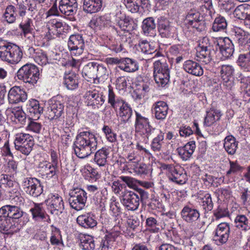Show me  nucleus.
<instances>
[{"label":"nucleus","mask_w":250,"mask_h":250,"mask_svg":"<svg viewBox=\"0 0 250 250\" xmlns=\"http://www.w3.org/2000/svg\"><path fill=\"white\" fill-rule=\"evenodd\" d=\"M34 207L30 209L34 221L40 222L49 219V216L46 214L42 204L34 203Z\"/></svg>","instance_id":"23"},{"label":"nucleus","mask_w":250,"mask_h":250,"mask_svg":"<svg viewBox=\"0 0 250 250\" xmlns=\"http://www.w3.org/2000/svg\"><path fill=\"white\" fill-rule=\"evenodd\" d=\"M118 24L121 30L127 32L135 30L137 27V24L129 17H125L124 19L118 21Z\"/></svg>","instance_id":"49"},{"label":"nucleus","mask_w":250,"mask_h":250,"mask_svg":"<svg viewBox=\"0 0 250 250\" xmlns=\"http://www.w3.org/2000/svg\"><path fill=\"white\" fill-rule=\"evenodd\" d=\"M14 144L16 150L28 155L32 150L34 140L33 136L29 134L20 132L15 135Z\"/></svg>","instance_id":"4"},{"label":"nucleus","mask_w":250,"mask_h":250,"mask_svg":"<svg viewBox=\"0 0 250 250\" xmlns=\"http://www.w3.org/2000/svg\"><path fill=\"white\" fill-rule=\"evenodd\" d=\"M12 64H17L22 58L23 53L21 49L18 45L12 44Z\"/></svg>","instance_id":"59"},{"label":"nucleus","mask_w":250,"mask_h":250,"mask_svg":"<svg viewBox=\"0 0 250 250\" xmlns=\"http://www.w3.org/2000/svg\"><path fill=\"white\" fill-rule=\"evenodd\" d=\"M169 72L154 75L156 83L160 86L164 87L169 81Z\"/></svg>","instance_id":"58"},{"label":"nucleus","mask_w":250,"mask_h":250,"mask_svg":"<svg viewBox=\"0 0 250 250\" xmlns=\"http://www.w3.org/2000/svg\"><path fill=\"white\" fill-rule=\"evenodd\" d=\"M127 224L128 228L134 231H137L140 229V221L136 215L129 216L127 220Z\"/></svg>","instance_id":"60"},{"label":"nucleus","mask_w":250,"mask_h":250,"mask_svg":"<svg viewBox=\"0 0 250 250\" xmlns=\"http://www.w3.org/2000/svg\"><path fill=\"white\" fill-rule=\"evenodd\" d=\"M11 219L3 215H0V229L1 230L12 232L13 231H17L20 230V228L19 226L17 227L16 229H14L16 227L15 223L13 224L11 222Z\"/></svg>","instance_id":"42"},{"label":"nucleus","mask_w":250,"mask_h":250,"mask_svg":"<svg viewBox=\"0 0 250 250\" xmlns=\"http://www.w3.org/2000/svg\"><path fill=\"white\" fill-rule=\"evenodd\" d=\"M180 214L183 220L189 223L195 222L200 216L199 210L194 208L191 204L185 206L182 209Z\"/></svg>","instance_id":"15"},{"label":"nucleus","mask_w":250,"mask_h":250,"mask_svg":"<svg viewBox=\"0 0 250 250\" xmlns=\"http://www.w3.org/2000/svg\"><path fill=\"white\" fill-rule=\"evenodd\" d=\"M32 22V20L29 18L22 19L21 22L19 24V28L21 30L24 37L28 35L29 33L32 32L33 30Z\"/></svg>","instance_id":"55"},{"label":"nucleus","mask_w":250,"mask_h":250,"mask_svg":"<svg viewBox=\"0 0 250 250\" xmlns=\"http://www.w3.org/2000/svg\"><path fill=\"white\" fill-rule=\"evenodd\" d=\"M235 227L243 230H247L250 229V223L248 219L244 215H237L234 220Z\"/></svg>","instance_id":"51"},{"label":"nucleus","mask_w":250,"mask_h":250,"mask_svg":"<svg viewBox=\"0 0 250 250\" xmlns=\"http://www.w3.org/2000/svg\"><path fill=\"white\" fill-rule=\"evenodd\" d=\"M139 46L144 54H151L154 52V49L148 42L146 40H141L139 42Z\"/></svg>","instance_id":"62"},{"label":"nucleus","mask_w":250,"mask_h":250,"mask_svg":"<svg viewBox=\"0 0 250 250\" xmlns=\"http://www.w3.org/2000/svg\"><path fill=\"white\" fill-rule=\"evenodd\" d=\"M12 44L7 43L0 45V58L3 61L12 64Z\"/></svg>","instance_id":"43"},{"label":"nucleus","mask_w":250,"mask_h":250,"mask_svg":"<svg viewBox=\"0 0 250 250\" xmlns=\"http://www.w3.org/2000/svg\"><path fill=\"white\" fill-rule=\"evenodd\" d=\"M64 84L68 89L73 90L78 87V79L77 75L70 72L68 74H65L64 76Z\"/></svg>","instance_id":"46"},{"label":"nucleus","mask_w":250,"mask_h":250,"mask_svg":"<svg viewBox=\"0 0 250 250\" xmlns=\"http://www.w3.org/2000/svg\"><path fill=\"white\" fill-rule=\"evenodd\" d=\"M157 24L158 32L161 37L170 38L173 36L174 28L167 19L162 17L158 18Z\"/></svg>","instance_id":"17"},{"label":"nucleus","mask_w":250,"mask_h":250,"mask_svg":"<svg viewBox=\"0 0 250 250\" xmlns=\"http://www.w3.org/2000/svg\"><path fill=\"white\" fill-rule=\"evenodd\" d=\"M0 214L5 215L12 220L18 219L24 215H26L21 208L16 205H7L0 208Z\"/></svg>","instance_id":"13"},{"label":"nucleus","mask_w":250,"mask_h":250,"mask_svg":"<svg viewBox=\"0 0 250 250\" xmlns=\"http://www.w3.org/2000/svg\"><path fill=\"white\" fill-rule=\"evenodd\" d=\"M229 232L230 227L229 223L224 222L219 224L215 231L214 240L222 244L226 243L229 237Z\"/></svg>","instance_id":"16"},{"label":"nucleus","mask_w":250,"mask_h":250,"mask_svg":"<svg viewBox=\"0 0 250 250\" xmlns=\"http://www.w3.org/2000/svg\"><path fill=\"white\" fill-rule=\"evenodd\" d=\"M198 199L201 201V205L205 212L211 211L213 208V203L211 195L208 193L199 194Z\"/></svg>","instance_id":"44"},{"label":"nucleus","mask_w":250,"mask_h":250,"mask_svg":"<svg viewBox=\"0 0 250 250\" xmlns=\"http://www.w3.org/2000/svg\"><path fill=\"white\" fill-rule=\"evenodd\" d=\"M59 8L62 14L66 16H73L77 11L78 3L76 0H61Z\"/></svg>","instance_id":"18"},{"label":"nucleus","mask_w":250,"mask_h":250,"mask_svg":"<svg viewBox=\"0 0 250 250\" xmlns=\"http://www.w3.org/2000/svg\"><path fill=\"white\" fill-rule=\"evenodd\" d=\"M238 142L232 135H229L224 140V147L226 151L231 155H234L238 148Z\"/></svg>","instance_id":"37"},{"label":"nucleus","mask_w":250,"mask_h":250,"mask_svg":"<svg viewBox=\"0 0 250 250\" xmlns=\"http://www.w3.org/2000/svg\"><path fill=\"white\" fill-rule=\"evenodd\" d=\"M119 235V232L111 231L105 235L104 239L102 241V250L105 249H111L114 246L115 239Z\"/></svg>","instance_id":"47"},{"label":"nucleus","mask_w":250,"mask_h":250,"mask_svg":"<svg viewBox=\"0 0 250 250\" xmlns=\"http://www.w3.org/2000/svg\"><path fill=\"white\" fill-rule=\"evenodd\" d=\"M183 68L187 73L196 76H201L204 73L203 69L199 63L190 60L185 62Z\"/></svg>","instance_id":"26"},{"label":"nucleus","mask_w":250,"mask_h":250,"mask_svg":"<svg viewBox=\"0 0 250 250\" xmlns=\"http://www.w3.org/2000/svg\"><path fill=\"white\" fill-rule=\"evenodd\" d=\"M48 207L52 214L59 216L64 209V202L62 197L58 194L52 195L47 200Z\"/></svg>","instance_id":"11"},{"label":"nucleus","mask_w":250,"mask_h":250,"mask_svg":"<svg viewBox=\"0 0 250 250\" xmlns=\"http://www.w3.org/2000/svg\"><path fill=\"white\" fill-rule=\"evenodd\" d=\"M8 193V197L12 203L16 205H20L23 203V198L21 196L18 189L16 188L9 189Z\"/></svg>","instance_id":"56"},{"label":"nucleus","mask_w":250,"mask_h":250,"mask_svg":"<svg viewBox=\"0 0 250 250\" xmlns=\"http://www.w3.org/2000/svg\"><path fill=\"white\" fill-rule=\"evenodd\" d=\"M39 168L42 173V175L50 179L55 176L57 177L59 172L58 166L51 164L47 161H42L39 164Z\"/></svg>","instance_id":"19"},{"label":"nucleus","mask_w":250,"mask_h":250,"mask_svg":"<svg viewBox=\"0 0 250 250\" xmlns=\"http://www.w3.org/2000/svg\"><path fill=\"white\" fill-rule=\"evenodd\" d=\"M118 109L115 111L121 118V122L124 123L128 122L132 115V109L130 105L125 102Z\"/></svg>","instance_id":"36"},{"label":"nucleus","mask_w":250,"mask_h":250,"mask_svg":"<svg viewBox=\"0 0 250 250\" xmlns=\"http://www.w3.org/2000/svg\"><path fill=\"white\" fill-rule=\"evenodd\" d=\"M67 44L68 48L72 55H80L83 51L84 42L81 34L71 35L69 37Z\"/></svg>","instance_id":"10"},{"label":"nucleus","mask_w":250,"mask_h":250,"mask_svg":"<svg viewBox=\"0 0 250 250\" xmlns=\"http://www.w3.org/2000/svg\"><path fill=\"white\" fill-rule=\"evenodd\" d=\"M202 16L200 13L195 9H191L187 14L186 21L188 22H193L194 21H201Z\"/></svg>","instance_id":"63"},{"label":"nucleus","mask_w":250,"mask_h":250,"mask_svg":"<svg viewBox=\"0 0 250 250\" xmlns=\"http://www.w3.org/2000/svg\"><path fill=\"white\" fill-rule=\"evenodd\" d=\"M21 186L27 194L35 197L39 196L43 192V187L41 185L40 181L35 178H23Z\"/></svg>","instance_id":"7"},{"label":"nucleus","mask_w":250,"mask_h":250,"mask_svg":"<svg viewBox=\"0 0 250 250\" xmlns=\"http://www.w3.org/2000/svg\"><path fill=\"white\" fill-rule=\"evenodd\" d=\"M64 104L61 101L53 100L48 107V114L51 120L60 118L64 110Z\"/></svg>","instance_id":"21"},{"label":"nucleus","mask_w":250,"mask_h":250,"mask_svg":"<svg viewBox=\"0 0 250 250\" xmlns=\"http://www.w3.org/2000/svg\"><path fill=\"white\" fill-rule=\"evenodd\" d=\"M237 79L240 83L246 84L242 91L244 95L250 97V77L246 76L240 73Z\"/></svg>","instance_id":"57"},{"label":"nucleus","mask_w":250,"mask_h":250,"mask_svg":"<svg viewBox=\"0 0 250 250\" xmlns=\"http://www.w3.org/2000/svg\"><path fill=\"white\" fill-rule=\"evenodd\" d=\"M97 146V139L93 133L89 130H79L74 143L75 154L78 157H87L96 150Z\"/></svg>","instance_id":"1"},{"label":"nucleus","mask_w":250,"mask_h":250,"mask_svg":"<svg viewBox=\"0 0 250 250\" xmlns=\"http://www.w3.org/2000/svg\"><path fill=\"white\" fill-rule=\"evenodd\" d=\"M17 16L16 7L13 5H9L6 6L2 15V19L3 22L10 24L16 22Z\"/></svg>","instance_id":"35"},{"label":"nucleus","mask_w":250,"mask_h":250,"mask_svg":"<svg viewBox=\"0 0 250 250\" xmlns=\"http://www.w3.org/2000/svg\"><path fill=\"white\" fill-rule=\"evenodd\" d=\"M235 73V67L230 64H224L220 66V73L223 80L230 79Z\"/></svg>","instance_id":"54"},{"label":"nucleus","mask_w":250,"mask_h":250,"mask_svg":"<svg viewBox=\"0 0 250 250\" xmlns=\"http://www.w3.org/2000/svg\"><path fill=\"white\" fill-rule=\"evenodd\" d=\"M125 5L128 10L132 13L139 11V8H147L149 4L148 0H124Z\"/></svg>","instance_id":"34"},{"label":"nucleus","mask_w":250,"mask_h":250,"mask_svg":"<svg viewBox=\"0 0 250 250\" xmlns=\"http://www.w3.org/2000/svg\"><path fill=\"white\" fill-rule=\"evenodd\" d=\"M118 67L121 70L128 73L134 72L139 69L137 62L129 58H122L120 65Z\"/></svg>","instance_id":"33"},{"label":"nucleus","mask_w":250,"mask_h":250,"mask_svg":"<svg viewBox=\"0 0 250 250\" xmlns=\"http://www.w3.org/2000/svg\"><path fill=\"white\" fill-rule=\"evenodd\" d=\"M102 4V0H83V9L87 14L95 13L100 11Z\"/></svg>","instance_id":"28"},{"label":"nucleus","mask_w":250,"mask_h":250,"mask_svg":"<svg viewBox=\"0 0 250 250\" xmlns=\"http://www.w3.org/2000/svg\"><path fill=\"white\" fill-rule=\"evenodd\" d=\"M68 202L70 207L79 211L84 208L86 203L87 193L83 189L75 188L69 194Z\"/></svg>","instance_id":"6"},{"label":"nucleus","mask_w":250,"mask_h":250,"mask_svg":"<svg viewBox=\"0 0 250 250\" xmlns=\"http://www.w3.org/2000/svg\"><path fill=\"white\" fill-rule=\"evenodd\" d=\"M108 103L110 105L115 111H117L119 107L123 105L126 101L122 98L116 96L113 88L110 85L108 86Z\"/></svg>","instance_id":"32"},{"label":"nucleus","mask_w":250,"mask_h":250,"mask_svg":"<svg viewBox=\"0 0 250 250\" xmlns=\"http://www.w3.org/2000/svg\"><path fill=\"white\" fill-rule=\"evenodd\" d=\"M135 115L134 125L135 132L148 140L150 134L153 133L157 128L153 127L150 125L147 118L143 116L137 111H135Z\"/></svg>","instance_id":"5"},{"label":"nucleus","mask_w":250,"mask_h":250,"mask_svg":"<svg viewBox=\"0 0 250 250\" xmlns=\"http://www.w3.org/2000/svg\"><path fill=\"white\" fill-rule=\"evenodd\" d=\"M227 25L225 18L219 16L215 19L212 24V29L214 32H224L226 30Z\"/></svg>","instance_id":"50"},{"label":"nucleus","mask_w":250,"mask_h":250,"mask_svg":"<svg viewBox=\"0 0 250 250\" xmlns=\"http://www.w3.org/2000/svg\"><path fill=\"white\" fill-rule=\"evenodd\" d=\"M109 150L105 147L99 149L95 154L94 161L100 167L104 166L107 163V158Z\"/></svg>","instance_id":"41"},{"label":"nucleus","mask_w":250,"mask_h":250,"mask_svg":"<svg viewBox=\"0 0 250 250\" xmlns=\"http://www.w3.org/2000/svg\"><path fill=\"white\" fill-rule=\"evenodd\" d=\"M76 221L80 226L85 229H93L97 225L94 216L90 213L78 216Z\"/></svg>","instance_id":"24"},{"label":"nucleus","mask_w":250,"mask_h":250,"mask_svg":"<svg viewBox=\"0 0 250 250\" xmlns=\"http://www.w3.org/2000/svg\"><path fill=\"white\" fill-rule=\"evenodd\" d=\"M156 27V23L153 17L146 18L142 22V31L146 35H150L152 36L155 31Z\"/></svg>","instance_id":"38"},{"label":"nucleus","mask_w":250,"mask_h":250,"mask_svg":"<svg viewBox=\"0 0 250 250\" xmlns=\"http://www.w3.org/2000/svg\"><path fill=\"white\" fill-rule=\"evenodd\" d=\"M152 110L157 120H163L167 115L168 107L165 102L158 101L153 104Z\"/></svg>","instance_id":"25"},{"label":"nucleus","mask_w":250,"mask_h":250,"mask_svg":"<svg viewBox=\"0 0 250 250\" xmlns=\"http://www.w3.org/2000/svg\"><path fill=\"white\" fill-rule=\"evenodd\" d=\"M12 120L16 124L25 125L26 121V115L23 111L22 107L18 106L9 108Z\"/></svg>","instance_id":"29"},{"label":"nucleus","mask_w":250,"mask_h":250,"mask_svg":"<svg viewBox=\"0 0 250 250\" xmlns=\"http://www.w3.org/2000/svg\"><path fill=\"white\" fill-rule=\"evenodd\" d=\"M222 114L220 110L218 109H211L207 111V115L205 118L204 124L207 126H210L215 122L219 121Z\"/></svg>","instance_id":"39"},{"label":"nucleus","mask_w":250,"mask_h":250,"mask_svg":"<svg viewBox=\"0 0 250 250\" xmlns=\"http://www.w3.org/2000/svg\"><path fill=\"white\" fill-rule=\"evenodd\" d=\"M150 138H153L150 145L152 150L155 152L160 151L164 144V133L157 128L150 134L149 139Z\"/></svg>","instance_id":"22"},{"label":"nucleus","mask_w":250,"mask_h":250,"mask_svg":"<svg viewBox=\"0 0 250 250\" xmlns=\"http://www.w3.org/2000/svg\"><path fill=\"white\" fill-rule=\"evenodd\" d=\"M169 179L179 185H183L187 181V175L185 173H180L175 168L172 170Z\"/></svg>","instance_id":"52"},{"label":"nucleus","mask_w":250,"mask_h":250,"mask_svg":"<svg viewBox=\"0 0 250 250\" xmlns=\"http://www.w3.org/2000/svg\"><path fill=\"white\" fill-rule=\"evenodd\" d=\"M36 55L34 58L35 61L41 65H45L49 63L48 57L42 50L40 49L37 51Z\"/></svg>","instance_id":"61"},{"label":"nucleus","mask_w":250,"mask_h":250,"mask_svg":"<svg viewBox=\"0 0 250 250\" xmlns=\"http://www.w3.org/2000/svg\"><path fill=\"white\" fill-rule=\"evenodd\" d=\"M40 72L38 68L34 64L26 63L21 66L17 73L19 80L26 83L34 84L39 79Z\"/></svg>","instance_id":"3"},{"label":"nucleus","mask_w":250,"mask_h":250,"mask_svg":"<svg viewBox=\"0 0 250 250\" xmlns=\"http://www.w3.org/2000/svg\"><path fill=\"white\" fill-rule=\"evenodd\" d=\"M80 247L83 250H93L95 247L94 238L89 235H83L80 237Z\"/></svg>","instance_id":"45"},{"label":"nucleus","mask_w":250,"mask_h":250,"mask_svg":"<svg viewBox=\"0 0 250 250\" xmlns=\"http://www.w3.org/2000/svg\"><path fill=\"white\" fill-rule=\"evenodd\" d=\"M236 63L243 72H250V51H238Z\"/></svg>","instance_id":"20"},{"label":"nucleus","mask_w":250,"mask_h":250,"mask_svg":"<svg viewBox=\"0 0 250 250\" xmlns=\"http://www.w3.org/2000/svg\"><path fill=\"white\" fill-rule=\"evenodd\" d=\"M212 47L207 37H204L197 47L196 57L197 60L205 64H208L212 60L211 55Z\"/></svg>","instance_id":"8"},{"label":"nucleus","mask_w":250,"mask_h":250,"mask_svg":"<svg viewBox=\"0 0 250 250\" xmlns=\"http://www.w3.org/2000/svg\"><path fill=\"white\" fill-rule=\"evenodd\" d=\"M122 203L129 210L138 209L140 201H144L148 198V193L143 189L137 188L136 192L125 191L122 193Z\"/></svg>","instance_id":"2"},{"label":"nucleus","mask_w":250,"mask_h":250,"mask_svg":"<svg viewBox=\"0 0 250 250\" xmlns=\"http://www.w3.org/2000/svg\"><path fill=\"white\" fill-rule=\"evenodd\" d=\"M110 23L107 16H97L92 18L89 23V26L95 30H101L107 27Z\"/></svg>","instance_id":"30"},{"label":"nucleus","mask_w":250,"mask_h":250,"mask_svg":"<svg viewBox=\"0 0 250 250\" xmlns=\"http://www.w3.org/2000/svg\"><path fill=\"white\" fill-rule=\"evenodd\" d=\"M0 185H4L6 187L11 188L14 187L16 184L13 180L11 175L6 174H1L0 175Z\"/></svg>","instance_id":"64"},{"label":"nucleus","mask_w":250,"mask_h":250,"mask_svg":"<svg viewBox=\"0 0 250 250\" xmlns=\"http://www.w3.org/2000/svg\"><path fill=\"white\" fill-rule=\"evenodd\" d=\"M219 51L225 59L230 58L234 52V46L232 41L228 37L220 39L217 41Z\"/></svg>","instance_id":"14"},{"label":"nucleus","mask_w":250,"mask_h":250,"mask_svg":"<svg viewBox=\"0 0 250 250\" xmlns=\"http://www.w3.org/2000/svg\"><path fill=\"white\" fill-rule=\"evenodd\" d=\"M27 99V94L25 90L18 86L10 88L8 94V101L10 104H17L25 102Z\"/></svg>","instance_id":"12"},{"label":"nucleus","mask_w":250,"mask_h":250,"mask_svg":"<svg viewBox=\"0 0 250 250\" xmlns=\"http://www.w3.org/2000/svg\"><path fill=\"white\" fill-rule=\"evenodd\" d=\"M232 36L238 44V51H250V34L242 29L235 28L232 31Z\"/></svg>","instance_id":"9"},{"label":"nucleus","mask_w":250,"mask_h":250,"mask_svg":"<svg viewBox=\"0 0 250 250\" xmlns=\"http://www.w3.org/2000/svg\"><path fill=\"white\" fill-rule=\"evenodd\" d=\"M86 97L89 100L87 104L88 105L95 106L102 105L104 102V99L103 95L96 91H89L86 93Z\"/></svg>","instance_id":"40"},{"label":"nucleus","mask_w":250,"mask_h":250,"mask_svg":"<svg viewBox=\"0 0 250 250\" xmlns=\"http://www.w3.org/2000/svg\"><path fill=\"white\" fill-rule=\"evenodd\" d=\"M96 62H90L85 64L82 70V75L85 79H94L96 76Z\"/></svg>","instance_id":"48"},{"label":"nucleus","mask_w":250,"mask_h":250,"mask_svg":"<svg viewBox=\"0 0 250 250\" xmlns=\"http://www.w3.org/2000/svg\"><path fill=\"white\" fill-rule=\"evenodd\" d=\"M65 23L57 19H51L47 23V28L49 34L59 37L64 32Z\"/></svg>","instance_id":"27"},{"label":"nucleus","mask_w":250,"mask_h":250,"mask_svg":"<svg viewBox=\"0 0 250 250\" xmlns=\"http://www.w3.org/2000/svg\"><path fill=\"white\" fill-rule=\"evenodd\" d=\"M27 111L34 120H37L43 112V107L40 106L39 102L35 99L29 101L27 104Z\"/></svg>","instance_id":"31"},{"label":"nucleus","mask_w":250,"mask_h":250,"mask_svg":"<svg viewBox=\"0 0 250 250\" xmlns=\"http://www.w3.org/2000/svg\"><path fill=\"white\" fill-rule=\"evenodd\" d=\"M169 72L168 64L165 60H158L153 63V75Z\"/></svg>","instance_id":"53"}]
</instances>
